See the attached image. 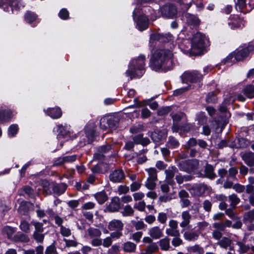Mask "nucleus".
<instances>
[{"label": "nucleus", "mask_w": 254, "mask_h": 254, "mask_svg": "<svg viewBox=\"0 0 254 254\" xmlns=\"http://www.w3.org/2000/svg\"><path fill=\"white\" fill-rule=\"evenodd\" d=\"M216 100V97L213 92H209L206 97V101L208 103H215Z\"/></svg>", "instance_id": "obj_58"}, {"label": "nucleus", "mask_w": 254, "mask_h": 254, "mask_svg": "<svg viewBox=\"0 0 254 254\" xmlns=\"http://www.w3.org/2000/svg\"><path fill=\"white\" fill-rule=\"evenodd\" d=\"M11 117V113L9 110L0 109V123L8 121Z\"/></svg>", "instance_id": "obj_22"}, {"label": "nucleus", "mask_w": 254, "mask_h": 254, "mask_svg": "<svg viewBox=\"0 0 254 254\" xmlns=\"http://www.w3.org/2000/svg\"><path fill=\"white\" fill-rule=\"evenodd\" d=\"M242 159L249 166H254V153L249 152L244 154L242 156Z\"/></svg>", "instance_id": "obj_20"}, {"label": "nucleus", "mask_w": 254, "mask_h": 254, "mask_svg": "<svg viewBox=\"0 0 254 254\" xmlns=\"http://www.w3.org/2000/svg\"><path fill=\"white\" fill-rule=\"evenodd\" d=\"M159 246L162 250L167 251L171 248L170 245V239L166 237L159 241Z\"/></svg>", "instance_id": "obj_30"}, {"label": "nucleus", "mask_w": 254, "mask_h": 254, "mask_svg": "<svg viewBox=\"0 0 254 254\" xmlns=\"http://www.w3.org/2000/svg\"><path fill=\"white\" fill-rule=\"evenodd\" d=\"M253 51H254V45H250L248 47L239 49L236 53H232L228 56L224 60V63L229 62L232 60L233 57L237 61H241L246 58L250 52Z\"/></svg>", "instance_id": "obj_5"}, {"label": "nucleus", "mask_w": 254, "mask_h": 254, "mask_svg": "<svg viewBox=\"0 0 254 254\" xmlns=\"http://www.w3.org/2000/svg\"><path fill=\"white\" fill-rule=\"evenodd\" d=\"M121 208L120 199L118 197H113L110 204L107 207V209L111 212L119 211Z\"/></svg>", "instance_id": "obj_14"}, {"label": "nucleus", "mask_w": 254, "mask_h": 254, "mask_svg": "<svg viewBox=\"0 0 254 254\" xmlns=\"http://www.w3.org/2000/svg\"><path fill=\"white\" fill-rule=\"evenodd\" d=\"M133 140L134 143L140 144L143 146L148 145L150 142V140L147 137H143L141 134L134 136Z\"/></svg>", "instance_id": "obj_24"}, {"label": "nucleus", "mask_w": 254, "mask_h": 254, "mask_svg": "<svg viewBox=\"0 0 254 254\" xmlns=\"http://www.w3.org/2000/svg\"><path fill=\"white\" fill-rule=\"evenodd\" d=\"M173 54L168 50H158L152 55L150 60V67L156 71L160 69L168 70L171 69V58Z\"/></svg>", "instance_id": "obj_1"}, {"label": "nucleus", "mask_w": 254, "mask_h": 254, "mask_svg": "<svg viewBox=\"0 0 254 254\" xmlns=\"http://www.w3.org/2000/svg\"><path fill=\"white\" fill-rule=\"evenodd\" d=\"M20 228L21 230L24 232L28 233L30 231L29 224L25 221H23L21 222L20 225Z\"/></svg>", "instance_id": "obj_59"}, {"label": "nucleus", "mask_w": 254, "mask_h": 254, "mask_svg": "<svg viewBox=\"0 0 254 254\" xmlns=\"http://www.w3.org/2000/svg\"><path fill=\"white\" fill-rule=\"evenodd\" d=\"M165 135V133L161 131L157 130L152 132L151 134V138L154 142L157 143L160 141Z\"/></svg>", "instance_id": "obj_33"}, {"label": "nucleus", "mask_w": 254, "mask_h": 254, "mask_svg": "<svg viewBox=\"0 0 254 254\" xmlns=\"http://www.w3.org/2000/svg\"><path fill=\"white\" fill-rule=\"evenodd\" d=\"M232 243L231 240L227 237H223L218 242V245L221 247L225 249L229 248V250H233V248L231 247Z\"/></svg>", "instance_id": "obj_27"}, {"label": "nucleus", "mask_w": 254, "mask_h": 254, "mask_svg": "<svg viewBox=\"0 0 254 254\" xmlns=\"http://www.w3.org/2000/svg\"><path fill=\"white\" fill-rule=\"evenodd\" d=\"M174 238L172 240V244L173 246L177 247H179L183 244V240L179 237V236L174 237Z\"/></svg>", "instance_id": "obj_62"}, {"label": "nucleus", "mask_w": 254, "mask_h": 254, "mask_svg": "<svg viewBox=\"0 0 254 254\" xmlns=\"http://www.w3.org/2000/svg\"><path fill=\"white\" fill-rule=\"evenodd\" d=\"M144 56L140 55L130 63L126 74L130 77V79L135 77H141L144 73Z\"/></svg>", "instance_id": "obj_2"}, {"label": "nucleus", "mask_w": 254, "mask_h": 254, "mask_svg": "<svg viewBox=\"0 0 254 254\" xmlns=\"http://www.w3.org/2000/svg\"><path fill=\"white\" fill-rule=\"evenodd\" d=\"M42 233L43 232H34L33 237L37 243H42L43 242L45 235Z\"/></svg>", "instance_id": "obj_47"}, {"label": "nucleus", "mask_w": 254, "mask_h": 254, "mask_svg": "<svg viewBox=\"0 0 254 254\" xmlns=\"http://www.w3.org/2000/svg\"><path fill=\"white\" fill-rule=\"evenodd\" d=\"M173 39L172 35L170 33L160 34L156 33L151 35L150 42H153L155 41H160L161 42H167L171 41Z\"/></svg>", "instance_id": "obj_11"}, {"label": "nucleus", "mask_w": 254, "mask_h": 254, "mask_svg": "<svg viewBox=\"0 0 254 254\" xmlns=\"http://www.w3.org/2000/svg\"><path fill=\"white\" fill-rule=\"evenodd\" d=\"M129 191V188L126 186H120L118 188V193L121 194L127 193Z\"/></svg>", "instance_id": "obj_63"}, {"label": "nucleus", "mask_w": 254, "mask_h": 254, "mask_svg": "<svg viewBox=\"0 0 254 254\" xmlns=\"http://www.w3.org/2000/svg\"><path fill=\"white\" fill-rule=\"evenodd\" d=\"M208 40L200 33H197L193 36L191 41V52L198 54L207 46Z\"/></svg>", "instance_id": "obj_3"}, {"label": "nucleus", "mask_w": 254, "mask_h": 254, "mask_svg": "<svg viewBox=\"0 0 254 254\" xmlns=\"http://www.w3.org/2000/svg\"><path fill=\"white\" fill-rule=\"evenodd\" d=\"M157 180H153V179L147 178L145 186L149 190H153L155 188L156 183Z\"/></svg>", "instance_id": "obj_51"}, {"label": "nucleus", "mask_w": 254, "mask_h": 254, "mask_svg": "<svg viewBox=\"0 0 254 254\" xmlns=\"http://www.w3.org/2000/svg\"><path fill=\"white\" fill-rule=\"evenodd\" d=\"M161 13L163 16L167 18H173L177 12L176 7L171 4H166L160 9Z\"/></svg>", "instance_id": "obj_8"}, {"label": "nucleus", "mask_w": 254, "mask_h": 254, "mask_svg": "<svg viewBox=\"0 0 254 254\" xmlns=\"http://www.w3.org/2000/svg\"><path fill=\"white\" fill-rule=\"evenodd\" d=\"M187 20L188 22L191 23L193 25H196L199 23V19L194 15L187 14Z\"/></svg>", "instance_id": "obj_54"}, {"label": "nucleus", "mask_w": 254, "mask_h": 254, "mask_svg": "<svg viewBox=\"0 0 254 254\" xmlns=\"http://www.w3.org/2000/svg\"><path fill=\"white\" fill-rule=\"evenodd\" d=\"M167 146L171 149L178 147L179 146V141L174 137L170 136L167 141Z\"/></svg>", "instance_id": "obj_37"}, {"label": "nucleus", "mask_w": 254, "mask_h": 254, "mask_svg": "<svg viewBox=\"0 0 254 254\" xmlns=\"http://www.w3.org/2000/svg\"><path fill=\"white\" fill-rule=\"evenodd\" d=\"M15 232V230L14 228L8 226L4 227L2 230V234L6 235L8 239L12 238Z\"/></svg>", "instance_id": "obj_36"}, {"label": "nucleus", "mask_w": 254, "mask_h": 254, "mask_svg": "<svg viewBox=\"0 0 254 254\" xmlns=\"http://www.w3.org/2000/svg\"><path fill=\"white\" fill-rule=\"evenodd\" d=\"M13 240L15 242H21L23 243H27L29 241L28 237L23 234H19L14 236Z\"/></svg>", "instance_id": "obj_40"}, {"label": "nucleus", "mask_w": 254, "mask_h": 254, "mask_svg": "<svg viewBox=\"0 0 254 254\" xmlns=\"http://www.w3.org/2000/svg\"><path fill=\"white\" fill-rule=\"evenodd\" d=\"M121 213L125 217L132 216L134 213V210L130 205H127L123 208Z\"/></svg>", "instance_id": "obj_34"}, {"label": "nucleus", "mask_w": 254, "mask_h": 254, "mask_svg": "<svg viewBox=\"0 0 254 254\" xmlns=\"http://www.w3.org/2000/svg\"><path fill=\"white\" fill-rule=\"evenodd\" d=\"M178 173L177 168L175 166L169 167L165 171L166 179H173L175 175Z\"/></svg>", "instance_id": "obj_29"}, {"label": "nucleus", "mask_w": 254, "mask_h": 254, "mask_svg": "<svg viewBox=\"0 0 254 254\" xmlns=\"http://www.w3.org/2000/svg\"><path fill=\"white\" fill-rule=\"evenodd\" d=\"M244 221L251 223L254 221V209L246 212L244 215Z\"/></svg>", "instance_id": "obj_43"}, {"label": "nucleus", "mask_w": 254, "mask_h": 254, "mask_svg": "<svg viewBox=\"0 0 254 254\" xmlns=\"http://www.w3.org/2000/svg\"><path fill=\"white\" fill-rule=\"evenodd\" d=\"M103 122H107L108 127L114 128L116 127L119 122V118L115 116H108L102 118Z\"/></svg>", "instance_id": "obj_15"}, {"label": "nucleus", "mask_w": 254, "mask_h": 254, "mask_svg": "<svg viewBox=\"0 0 254 254\" xmlns=\"http://www.w3.org/2000/svg\"><path fill=\"white\" fill-rule=\"evenodd\" d=\"M189 173L196 170L198 168L199 162L197 160H190Z\"/></svg>", "instance_id": "obj_49"}, {"label": "nucleus", "mask_w": 254, "mask_h": 254, "mask_svg": "<svg viewBox=\"0 0 254 254\" xmlns=\"http://www.w3.org/2000/svg\"><path fill=\"white\" fill-rule=\"evenodd\" d=\"M182 79L184 82H200L203 77L202 74L197 71H186L182 75Z\"/></svg>", "instance_id": "obj_6"}, {"label": "nucleus", "mask_w": 254, "mask_h": 254, "mask_svg": "<svg viewBox=\"0 0 254 254\" xmlns=\"http://www.w3.org/2000/svg\"><path fill=\"white\" fill-rule=\"evenodd\" d=\"M145 171L148 173V178L153 180H157V170L155 168L146 169Z\"/></svg>", "instance_id": "obj_46"}, {"label": "nucleus", "mask_w": 254, "mask_h": 254, "mask_svg": "<svg viewBox=\"0 0 254 254\" xmlns=\"http://www.w3.org/2000/svg\"><path fill=\"white\" fill-rule=\"evenodd\" d=\"M236 244L239 247L238 252L240 253H247L250 249V247L248 245H245L241 241H238Z\"/></svg>", "instance_id": "obj_48"}, {"label": "nucleus", "mask_w": 254, "mask_h": 254, "mask_svg": "<svg viewBox=\"0 0 254 254\" xmlns=\"http://www.w3.org/2000/svg\"><path fill=\"white\" fill-rule=\"evenodd\" d=\"M166 234L172 237L180 236V235L178 229H173L172 228H167L166 229Z\"/></svg>", "instance_id": "obj_53"}, {"label": "nucleus", "mask_w": 254, "mask_h": 254, "mask_svg": "<svg viewBox=\"0 0 254 254\" xmlns=\"http://www.w3.org/2000/svg\"><path fill=\"white\" fill-rule=\"evenodd\" d=\"M59 133L58 134V138L60 139L62 138H67L69 136V132L66 129V127L62 126H58Z\"/></svg>", "instance_id": "obj_32"}, {"label": "nucleus", "mask_w": 254, "mask_h": 254, "mask_svg": "<svg viewBox=\"0 0 254 254\" xmlns=\"http://www.w3.org/2000/svg\"><path fill=\"white\" fill-rule=\"evenodd\" d=\"M233 190L237 193H242L246 190V186L242 185L240 184H235L233 186Z\"/></svg>", "instance_id": "obj_55"}, {"label": "nucleus", "mask_w": 254, "mask_h": 254, "mask_svg": "<svg viewBox=\"0 0 254 254\" xmlns=\"http://www.w3.org/2000/svg\"><path fill=\"white\" fill-rule=\"evenodd\" d=\"M189 163L190 160L181 161L179 163L178 167L181 171L189 173Z\"/></svg>", "instance_id": "obj_42"}, {"label": "nucleus", "mask_w": 254, "mask_h": 254, "mask_svg": "<svg viewBox=\"0 0 254 254\" xmlns=\"http://www.w3.org/2000/svg\"><path fill=\"white\" fill-rule=\"evenodd\" d=\"M125 178V174L122 170H115L112 172L109 176L110 180L113 183H120Z\"/></svg>", "instance_id": "obj_13"}, {"label": "nucleus", "mask_w": 254, "mask_h": 254, "mask_svg": "<svg viewBox=\"0 0 254 254\" xmlns=\"http://www.w3.org/2000/svg\"><path fill=\"white\" fill-rule=\"evenodd\" d=\"M244 95L241 93L237 95V99L241 102H244L246 97L252 98L254 97V85H249L246 86L243 90Z\"/></svg>", "instance_id": "obj_9"}, {"label": "nucleus", "mask_w": 254, "mask_h": 254, "mask_svg": "<svg viewBox=\"0 0 254 254\" xmlns=\"http://www.w3.org/2000/svg\"><path fill=\"white\" fill-rule=\"evenodd\" d=\"M149 235L154 239H158L163 236L162 230L158 226H155L149 230Z\"/></svg>", "instance_id": "obj_21"}, {"label": "nucleus", "mask_w": 254, "mask_h": 254, "mask_svg": "<svg viewBox=\"0 0 254 254\" xmlns=\"http://www.w3.org/2000/svg\"><path fill=\"white\" fill-rule=\"evenodd\" d=\"M229 200L231 202V206L234 208L236 205L239 204L240 202V199L238 197L237 195L235 193H233L230 195L228 197Z\"/></svg>", "instance_id": "obj_39"}, {"label": "nucleus", "mask_w": 254, "mask_h": 254, "mask_svg": "<svg viewBox=\"0 0 254 254\" xmlns=\"http://www.w3.org/2000/svg\"><path fill=\"white\" fill-rule=\"evenodd\" d=\"M96 126L94 123L88 124L85 129V132L88 138V143H91L94 139L95 136Z\"/></svg>", "instance_id": "obj_12"}, {"label": "nucleus", "mask_w": 254, "mask_h": 254, "mask_svg": "<svg viewBox=\"0 0 254 254\" xmlns=\"http://www.w3.org/2000/svg\"><path fill=\"white\" fill-rule=\"evenodd\" d=\"M145 202L144 201H140L134 204V208L137 209L140 211H143L145 210Z\"/></svg>", "instance_id": "obj_60"}, {"label": "nucleus", "mask_w": 254, "mask_h": 254, "mask_svg": "<svg viewBox=\"0 0 254 254\" xmlns=\"http://www.w3.org/2000/svg\"><path fill=\"white\" fill-rule=\"evenodd\" d=\"M45 254H57L55 246L52 245L47 247L45 251Z\"/></svg>", "instance_id": "obj_64"}, {"label": "nucleus", "mask_w": 254, "mask_h": 254, "mask_svg": "<svg viewBox=\"0 0 254 254\" xmlns=\"http://www.w3.org/2000/svg\"><path fill=\"white\" fill-rule=\"evenodd\" d=\"M172 194L173 193L169 195L166 194L161 195L159 197V200L161 202H167L170 201L173 199V197H172Z\"/></svg>", "instance_id": "obj_61"}, {"label": "nucleus", "mask_w": 254, "mask_h": 254, "mask_svg": "<svg viewBox=\"0 0 254 254\" xmlns=\"http://www.w3.org/2000/svg\"><path fill=\"white\" fill-rule=\"evenodd\" d=\"M187 250L190 253H194L196 254H203L204 253L203 249L197 245L188 247Z\"/></svg>", "instance_id": "obj_35"}, {"label": "nucleus", "mask_w": 254, "mask_h": 254, "mask_svg": "<svg viewBox=\"0 0 254 254\" xmlns=\"http://www.w3.org/2000/svg\"><path fill=\"white\" fill-rule=\"evenodd\" d=\"M87 233L88 235L91 237H99L101 235V231L97 228H90L87 229Z\"/></svg>", "instance_id": "obj_38"}, {"label": "nucleus", "mask_w": 254, "mask_h": 254, "mask_svg": "<svg viewBox=\"0 0 254 254\" xmlns=\"http://www.w3.org/2000/svg\"><path fill=\"white\" fill-rule=\"evenodd\" d=\"M47 114L53 119H58L62 116V112L59 107L50 108L47 110Z\"/></svg>", "instance_id": "obj_23"}, {"label": "nucleus", "mask_w": 254, "mask_h": 254, "mask_svg": "<svg viewBox=\"0 0 254 254\" xmlns=\"http://www.w3.org/2000/svg\"><path fill=\"white\" fill-rule=\"evenodd\" d=\"M111 145L110 144L103 145L98 149V152L94 154V157L97 160H102L104 158L103 153H106L110 150Z\"/></svg>", "instance_id": "obj_18"}, {"label": "nucleus", "mask_w": 254, "mask_h": 254, "mask_svg": "<svg viewBox=\"0 0 254 254\" xmlns=\"http://www.w3.org/2000/svg\"><path fill=\"white\" fill-rule=\"evenodd\" d=\"M228 24L231 29H235L244 26L245 21L238 15H232L229 19Z\"/></svg>", "instance_id": "obj_10"}, {"label": "nucleus", "mask_w": 254, "mask_h": 254, "mask_svg": "<svg viewBox=\"0 0 254 254\" xmlns=\"http://www.w3.org/2000/svg\"><path fill=\"white\" fill-rule=\"evenodd\" d=\"M135 248V244L132 242H127L124 244V250L125 252L131 253L134 252Z\"/></svg>", "instance_id": "obj_44"}, {"label": "nucleus", "mask_w": 254, "mask_h": 254, "mask_svg": "<svg viewBox=\"0 0 254 254\" xmlns=\"http://www.w3.org/2000/svg\"><path fill=\"white\" fill-rule=\"evenodd\" d=\"M246 192L249 194V201L251 205L254 206V186L250 185L246 186Z\"/></svg>", "instance_id": "obj_25"}, {"label": "nucleus", "mask_w": 254, "mask_h": 254, "mask_svg": "<svg viewBox=\"0 0 254 254\" xmlns=\"http://www.w3.org/2000/svg\"><path fill=\"white\" fill-rule=\"evenodd\" d=\"M168 216L167 214L164 212H160L158 213L157 220L159 223L164 224L166 223Z\"/></svg>", "instance_id": "obj_52"}, {"label": "nucleus", "mask_w": 254, "mask_h": 254, "mask_svg": "<svg viewBox=\"0 0 254 254\" xmlns=\"http://www.w3.org/2000/svg\"><path fill=\"white\" fill-rule=\"evenodd\" d=\"M204 177L210 179L215 178L216 175L214 173V169L212 165L206 164L204 169Z\"/></svg>", "instance_id": "obj_28"}, {"label": "nucleus", "mask_w": 254, "mask_h": 254, "mask_svg": "<svg viewBox=\"0 0 254 254\" xmlns=\"http://www.w3.org/2000/svg\"><path fill=\"white\" fill-rule=\"evenodd\" d=\"M210 190V187L205 184H195L189 189L191 194L194 196H202Z\"/></svg>", "instance_id": "obj_7"}, {"label": "nucleus", "mask_w": 254, "mask_h": 254, "mask_svg": "<svg viewBox=\"0 0 254 254\" xmlns=\"http://www.w3.org/2000/svg\"><path fill=\"white\" fill-rule=\"evenodd\" d=\"M191 215L188 211H184L181 214V218L182 221L180 223V226L182 228H186L188 227L191 219Z\"/></svg>", "instance_id": "obj_17"}, {"label": "nucleus", "mask_w": 254, "mask_h": 254, "mask_svg": "<svg viewBox=\"0 0 254 254\" xmlns=\"http://www.w3.org/2000/svg\"><path fill=\"white\" fill-rule=\"evenodd\" d=\"M148 26V18L145 16L142 15L138 17L137 21V27L140 31L147 28Z\"/></svg>", "instance_id": "obj_19"}, {"label": "nucleus", "mask_w": 254, "mask_h": 254, "mask_svg": "<svg viewBox=\"0 0 254 254\" xmlns=\"http://www.w3.org/2000/svg\"><path fill=\"white\" fill-rule=\"evenodd\" d=\"M123 227L124 224L121 220L113 219L109 222L108 227L110 231H122L123 229Z\"/></svg>", "instance_id": "obj_16"}, {"label": "nucleus", "mask_w": 254, "mask_h": 254, "mask_svg": "<svg viewBox=\"0 0 254 254\" xmlns=\"http://www.w3.org/2000/svg\"><path fill=\"white\" fill-rule=\"evenodd\" d=\"M18 127L16 125H11L8 129V135L10 136H14L17 132Z\"/></svg>", "instance_id": "obj_56"}, {"label": "nucleus", "mask_w": 254, "mask_h": 254, "mask_svg": "<svg viewBox=\"0 0 254 254\" xmlns=\"http://www.w3.org/2000/svg\"><path fill=\"white\" fill-rule=\"evenodd\" d=\"M184 236L185 239L189 241H194L196 240L198 237L196 233L190 232H186Z\"/></svg>", "instance_id": "obj_45"}, {"label": "nucleus", "mask_w": 254, "mask_h": 254, "mask_svg": "<svg viewBox=\"0 0 254 254\" xmlns=\"http://www.w3.org/2000/svg\"><path fill=\"white\" fill-rule=\"evenodd\" d=\"M94 197L100 204L105 203L108 199V197L105 191H100L95 193Z\"/></svg>", "instance_id": "obj_26"}, {"label": "nucleus", "mask_w": 254, "mask_h": 254, "mask_svg": "<svg viewBox=\"0 0 254 254\" xmlns=\"http://www.w3.org/2000/svg\"><path fill=\"white\" fill-rule=\"evenodd\" d=\"M24 5L21 0H0V7L7 12H13L24 7Z\"/></svg>", "instance_id": "obj_4"}, {"label": "nucleus", "mask_w": 254, "mask_h": 254, "mask_svg": "<svg viewBox=\"0 0 254 254\" xmlns=\"http://www.w3.org/2000/svg\"><path fill=\"white\" fill-rule=\"evenodd\" d=\"M37 16L34 13L28 11L25 14V20L29 23L36 21Z\"/></svg>", "instance_id": "obj_41"}, {"label": "nucleus", "mask_w": 254, "mask_h": 254, "mask_svg": "<svg viewBox=\"0 0 254 254\" xmlns=\"http://www.w3.org/2000/svg\"><path fill=\"white\" fill-rule=\"evenodd\" d=\"M60 233L63 236L66 237H69L71 234L70 230L64 226H61L60 228Z\"/></svg>", "instance_id": "obj_57"}, {"label": "nucleus", "mask_w": 254, "mask_h": 254, "mask_svg": "<svg viewBox=\"0 0 254 254\" xmlns=\"http://www.w3.org/2000/svg\"><path fill=\"white\" fill-rule=\"evenodd\" d=\"M66 189V186L64 184L54 185L52 189L54 192L58 195L64 193Z\"/></svg>", "instance_id": "obj_31"}, {"label": "nucleus", "mask_w": 254, "mask_h": 254, "mask_svg": "<svg viewBox=\"0 0 254 254\" xmlns=\"http://www.w3.org/2000/svg\"><path fill=\"white\" fill-rule=\"evenodd\" d=\"M31 224L33 225L35 227V231L37 232H43L44 228H43V224L42 223L36 221H32L31 222Z\"/></svg>", "instance_id": "obj_50"}]
</instances>
